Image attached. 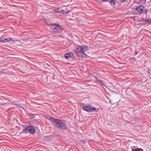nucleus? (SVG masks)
I'll use <instances>...</instances> for the list:
<instances>
[{
    "label": "nucleus",
    "instance_id": "nucleus-15",
    "mask_svg": "<svg viewBox=\"0 0 151 151\" xmlns=\"http://www.w3.org/2000/svg\"><path fill=\"white\" fill-rule=\"evenodd\" d=\"M83 47H84V49H85V51H86L88 50V47L87 45H81Z\"/></svg>",
    "mask_w": 151,
    "mask_h": 151
},
{
    "label": "nucleus",
    "instance_id": "nucleus-21",
    "mask_svg": "<svg viewBox=\"0 0 151 151\" xmlns=\"http://www.w3.org/2000/svg\"><path fill=\"white\" fill-rule=\"evenodd\" d=\"M4 39H2V38H0V42H4Z\"/></svg>",
    "mask_w": 151,
    "mask_h": 151
},
{
    "label": "nucleus",
    "instance_id": "nucleus-19",
    "mask_svg": "<svg viewBox=\"0 0 151 151\" xmlns=\"http://www.w3.org/2000/svg\"><path fill=\"white\" fill-rule=\"evenodd\" d=\"M60 8H58L57 9V11L56 10H53V11L54 12L60 13V12H58V11H60Z\"/></svg>",
    "mask_w": 151,
    "mask_h": 151
},
{
    "label": "nucleus",
    "instance_id": "nucleus-11",
    "mask_svg": "<svg viewBox=\"0 0 151 151\" xmlns=\"http://www.w3.org/2000/svg\"><path fill=\"white\" fill-rule=\"evenodd\" d=\"M95 78H96L97 81L99 82L102 85L105 86V82L101 80V79L99 77H96Z\"/></svg>",
    "mask_w": 151,
    "mask_h": 151
},
{
    "label": "nucleus",
    "instance_id": "nucleus-6",
    "mask_svg": "<svg viewBox=\"0 0 151 151\" xmlns=\"http://www.w3.org/2000/svg\"><path fill=\"white\" fill-rule=\"evenodd\" d=\"M66 8V6H63L60 9V11H58V12H60V13L63 14L64 13H68L69 11L67 10Z\"/></svg>",
    "mask_w": 151,
    "mask_h": 151
},
{
    "label": "nucleus",
    "instance_id": "nucleus-10",
    "mask_svg": "<svg viewBox=\"0 0 151 151\" xmlns=\"http://www.w3.org/2000/svg\"><path fill=\"white\" fill-rule=\"evenodd\" d=\"M116 1L115 0H111L109 1V3L110 5L114 8L115 7V3Z\"/></svg>",
    "mask_w": 151,
    "mask_h": 151
},
{
    "label": "nucleus",
    "instance_id": "nucleus-12",
    "mask_svg": "<svg viewBox=\"0 0 151 151\" xmlns=\"http://www.w3.org/2000/svg\"><path fill=\"white\" fill-rule=\"evenodd\" d=\"M4 42H8V41H11V42H14V41L10 37H9L6 39H4Z\"/></svg>",
    "mask_w": 151,
    "mask_h": 151
},
{
    "label": "nucleus",
    "instance_id": "nucleus-7",
    "mask_svg": "<svg viewBox=\"0 0 151 151\" xmlns=\"http://www.w3.org/2000/svg\"><path fill=\"white\" fill-rule=\"evenodd\" d=\"M82 50V48L81 46H79L77 48L76 50V54L79 57H81V55L82 54L81 50Z\"/></svg>",
    "mask_w": 151,
    "mask_h": 151
},
{
    "label": "nucleus",
    "instance_id": "nucleus-3",
    "mask_svg": "<svg viewBox=\"0 0 151 151\" xmlns=\"http://www.w3.org/2000/svg\"><path fill=\"white\" fill-rule=\"evenodd\" d=\"M134 9L138 12L140 14H147L148 11L145 6L141 5L140 6H135V8Z\"/></svg>",
    "mask_w": 151,
    "mask_h": 151
},
{
    "label": "nucleus",
    "instance_id": "nucleus-13",
    "mask_svg": "<svg viewBox=\"0 0 151 151\" xmlns=\"http://www.w3.org/2000/svg\"><path fill=\"white\" fill-rule=\"evenodd\" d=\"M146 24H151V19H146L144 21Z\"/></svg>",
    "mask_w": 151,
    "mask_h": 151
},
{
    "label": "nucleus",
    "instance_id": "nucleus-9",
    "mask_svg": "<svg viewBox=\"0 0 151 151\" xmlns=\"http://www.w3.org/2000/svg\"><path fill=\"white\" fill-rule=\"evenodd\" d=\"M81 47L82 48V50H81V53L82 54L81 55V57L83 58H86L87 56V55L84 53V52H86L85 51V49H84V47L81 46Z\"/></svg>",
    "mask_w": 151,
    "mask_h": 151
},
{
    "label": "nucleus",
    "instance_id": "nucleus-1",
    "mask_svg": "<svg viewBox=\"0 0 151 151\" xmlns=\"http://www.w3.org/2000/svg\"><path fill=\"white\" fill-rule=\"evenodd\" d=\"M48 119L52 124L60 131H63L67 129L68 127L65 120L60 119L49 116Z\"/></svg>",
    "mask_w": 151,
    "mask_h": 151
},
{
    "label": "nucleus",
    "instance_id": "nucleus-18",
    "mask_svg": "<svg viewBox=\"0 0 151 151\" xmlns=\"http://www.w3.org/2000/svg\"><path fill=\"white\" fill-rule=\"evenodd\" d=\"M130 60H132L133 62H135V58H130L129 59Z\"/></svg>",
    "mask_w": 151,
    "mask_h": 151
},
{
    "label": "nucleus",
    "instance_id": "nucleus-8",
    "mask_svg": "<svg viewBox=\"0 0 151 151\" xmlns=\"http://www.w3.org/2000/svg\"><path fill=\"white\" fill-rule=\"evenodd\" d=\"M64 57L66 59H68V58H73L74 57L73 54L71 52L66 53L64 55Z\"/></svg>",
    "mask_w": 151,
    "mask_h": 151
},
{
    "label": "nucleus",
    "instance_id": "nucleus-23",
    "mask_svg": "<svg viewBox=\"0 0 151 151\" xmlns=\"http://www.w3.org/2000/svg\"><path fill=\"white\" fill-rule=\"evenodd\" d=\"M121 1V2H123L124 1H125L126 0H120Z\"/></svg>",
    "mask_w": 151,
    "mask_h": 151
},
{
    "label": "nucleus",
    "instance_id": "nucleus-16",
    "mask_svg": "<svg viewBox=\"0 0 151 151\" xmlns=\"http://www.w3.org/2000/svg\"><path fill=\"white\" fill-rule=\"evenodd\" d=\"M15 105L18 106L19 107H20L21 108L23 109V105L21 104H15Z\"/></svg>",
    "mask_w": 151,
    "mask_h": 151
},
{
    "label": "nucleus",
    "instance_id": "nucleus-20",
    "mask_svg": "<svg viewBox=\"0 0 151 151\" xmlns=\"http://www.w3.org/2000/svg\"><path fill=\"white\" fill-rule=\"evenodd\" d=\"M29 116L31 117V119H33L35 117V116L32 114L30 115Z\"/></svg>",
    "mask_w": 151,
    "mask_h": 151
},
{
    "label": "nucleus",
    "instance_id": "nucleus-14",
    "mask_svg": "<svg viewBox=\"0 0 151 151\" xmlns=\"http://www.w3.org/2000/svg\"><path fill=\"white\" fill-rule=\"evenodd\" d=\"M143 150L140 148H137L136 149H132V151H142Z\"/></svg>",
    "mask_w": 151,
    "mask_h": 151
},
{
    "label": "nucleus",
    "instance_id": "nucleus-5",
    "mask_svg": "<svg viewBox=\"0 0 151 151\" xmlns=\"http://www.w3.org/2000/svg\"><path fill=\"white\" fill-rule=\"evenodd\" d=\"M91 105H89L88 106H84L83 107V109L88 112H92L93 111L97 112L99 109H96L95 107H92Z\"/></svg>",
    "mask_w": 151,
    "mask_h": 151
},
{
    "label": "nucleus",
    "instance_id": "nucleus-2",
    "mask_svg": "<svg viewBox=\"0 0 151 151\" xmlns=\"http://www.w3.org/2000/svg\"><path fill=\"white\" fill-rule=\"evenodd\" d=\"M36 130L34 126L29 125L27 126L25 129L21 132L20 134L23 133H29L31 134H33L35 133Z\"/></svg>",
    "mask_w": 151,
    "mask_h": 151
},
{
    "label": "nucleus",
    "instance_id": "nucleus-4",
    "mask_svg": "<svg viewBox=\"0 0 151 151\" xmlns=\"http://www.w3.org/2000/svg\"><path fill=\"white\" fill-rule=\"evenodd\" d=\"M59 24L56 25V24H51L48 25L52 29L53 31L54 32H57L58 33H61L63 29L61 28L58 25Z\"/></svg>",
    "mask_w": 151,
    "mask_h": 151
},
{
    "label": "nucleus",
    "instance_id": "nucleus-22",
    "mask_svg": "<svg viewBox=\"0 0 151 151\" xmlns=\"http://www.w3.org/2000/svg\"><path fill=\"white\" fill-rule=\"evenodd\" d=\"M98 1H99L100 0H96ZM102 1L103 2H106L108 1H106V0H102Z\"/></svg>",
    "mask_w": 151,
    "mask_h": 151
},
{
    "label": "nucleus",
    "instance_id": "nucleus-17",
    "mask_svg": "<svg viewBox=\"0 0 151 151\" xmlns=\"http://www.w3.org/2000/svg\"><path fill=\"white\" fill-rule=\"evenodd\" d=\"M140 25L142 26H144L146 24V23H145V21H143L142 22H141L140 23Z\"/></svg>",
    "mask_w": 151,
    "mask_h": 151
}]
</instances>
